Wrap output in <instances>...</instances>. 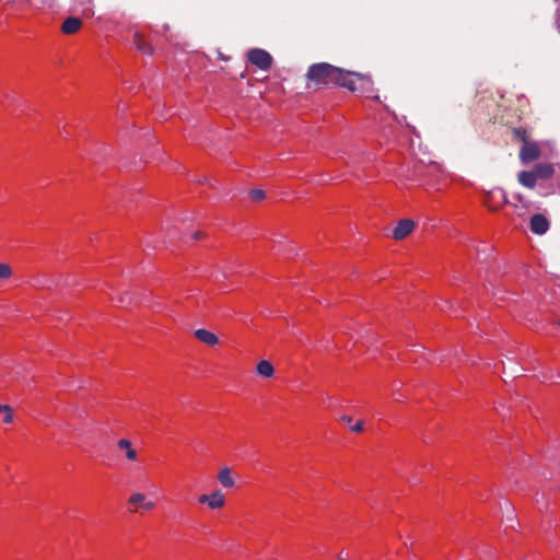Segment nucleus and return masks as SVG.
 Wrapping results in <instances>:
<instances>
[{"label": "nucleus", "mask_w": 560, "mask_h": 560, "mask_svg": "<svg viewBox=\"0 0 560 560\" xmlns=\"http://www.w3.org/2000/svg\"><path fill=\"white\" fill-rule=\"evenodd\" d=\"M306 80V88L308 90L317 91L323 88L339 86L355 92L358 90L355 82L365 80V77L327 62H319L308 68Z\"/></svg>", "instance_id": "nucleus-1"}, {"label": "nucleus", "mask_w": 560, "mask_h": 560, "mask_svg": "<svg viewBox=\"0 0 560 560\" xmlns=\"http://www.w3.org/2000/svg\"><path fill=\"white\" fill-rule=\"evenodd\" d=\"M518 180L530 189L538 185L544 196L560 194V172L551 163H537L530 171L520 172Z\"/></svg>", "instance_id": "nucleus-2"}, {"label": "nucleus", "mask_w": 560, "mask_h": 560, "mask_svg": "<svg viewBox=\"0 0 560 560\" xmlns=\"http://www.w3.org/2000/svg\"><path fill=\"white\" fill-rule=\"evenodd\" d=\"M482 205L491 212L501 210L506 203V194L502 188H493L482 194Z\"/></svg>", "instance_id": "nucleus-3"}, {"label": "nucleus", "mask_w": 560, "mask_h": 560, "mask_svg": "<svg viewBox=\"0 0 560 560\" xmlns=\"http://www.w3.org/2000/svg\"><path fill=\"white\" fill-rule=\"evenodd\" d=\"M248 61L261 70H269L272 66V57L264 49L253 48L247 52Z\"/></svg>", "instance_id": "nucleus-4"}, {"label": "nucleus", "mask_w": 560, "mask_h": 560, "mask_svg": "<svg viewBox=\"0 0 560 560\" xmlns=\"http://www.w3.org/2000/svg\"><path fill=\"white\" fill-rule=\"evenodd\" d=\"M541 155V150L537 142L525 141L520 151V158L523 163L527 164L538 160Z\"/></svg>", "instance_id": "nucleus-5"}, {"label": "nucleus", "mask_w": 560, "mask_h": 560, "mask_svg": "<svg viewBox=\"0 0 560 560\" xmlns=\"http://www.w3.org/2000/svg\"><path fill=\"white\" fill-rule=\"evenodd\" d=\"M127 505L132 513H137L138 509L133 508L136 505H140L144 511H152L155 508V503L153 501H147V497L143 493L136 492L132 493L127 501Z\"/></svg>", "instance_id": "nucleus-6"}, {"label": "nucleus", "mask_w": 560, "mask_h": 560, "mask_svg": "<svg viewBox=\"0 0 560 560\" xmlns=\"http://www.w3.org/2000/svg\"><path fill=\"white\" fill-rule=\"evenodd\" d=\"M198 502L207 504L212 510L222 509L225 505V497L221 491H214L210 494H201Z\"/></svg>", "instance_id": "nucleus-7"}, {"label": "nucleus", "mask_w": 560, "mask_h": 560, "mask_svg": "<svg viewBox=\"0 0 560 560\" xmlns=\"http://www.w3.org/2000/svg\"><path fill=\"white\" fill-rule=\"evenodd\" d=\"M416 224L411 219H401L393 231V237L397 241L406 238L415 230Z\"/></svg>", "instance_id": "nucleus-8"}, {"label": "nucleus", "mask_w": 560, "mask_h": 560, "mask_svg": "<svg viewBox=\"0 0 560 560\" xmlns=\"http://www.w3.org/2000/svg\"><path fill=\"white\" fill-rule=\"evenodd\" d=\"M529 228L533 233L541 235L548 231L549 221L544 214L536 213L530 218Z\"/></svg>", "instance_id": "nucleus-9"}, {"label": "nucleus", "mask_w": 560, "mask_h": 560, "mask_svg": "<svg viewBox=\"0 0 560 560\" xmlns=\"http://www.w3.org/2000/svg\"><path fill=\"white\" fill-rule=\"evenodd\" d=\"M82 25L79 18L69 16L62 22L60 31L65 35H74L82 28Z\"/></svg>", "instance_id": "nucleus-10"}, {"label": "nucleus", "mask_w": 560, "mask_h": 560, "mask_svg": "<svg viewBox=\"0 0 560 560\" xmlns=\"http://www.w3.org/2000/svg\"><path fill=\"white\" fill-rule=\"evenodd\" d=\"M133 43L137 47V49L144 54V55H152L154 51V48L152 44L149 42L145 35L136 32L133 35Z\"/></svg>", "instance_id": "nucleus-11"}, {"label": "nucleus", "mask_w": 560, "mask_h": 560, "mask_svg": "<svg viewBox=\"0 0 560 560\" xmlns=\"http://www.w3.org/2000/svg\"><path fill=\"white\" fill-rule=\"evenodd\" d=\"M194 336L196 337L197 340L209 347H214L219 343V337L212 331L203 328L197 329L194 332Z\"/></svg>", "instance_id": "nucleus-12"}, {"label": "nucleus", "mask_w": 560, "mask_h": 560, "mask_svg": "<svg viewBox=\"0 0 560 560\" xmlns=\"http://www.w3.org/2000/svg\"><path fill=\"white\" fill-rule=\"evenodd\" d=\"M117 446L119 450L121 451H126V458L130 462H136L138 459V453L137 451L132 447V443L131 441L127 440V439H120L118 442H117Z\"/></svg>", "instance_id": "nucleus-13"}, {"label": "nucleus", "mask_w": 560, "mask_h": 560, "mask_svg": "<svg viewBox=\"0 0 560 560\" xmlns=\"http://www.w3.org/2000/svg\"><path fill=\"white\" fill-rule=\"evenodd\" d=\"M218 481L225 488H233L235 482L232 477V471L229 467L220 469L218 474Z\"/></svg>", "instance_id": "nucleus-14"}, {"label": "nucleus", "mask_w": 560, "mask_h": 560, "mask_svg": "<svg viewBox=\"0 0 560 560\" xmlns=\"http://www.w3.org/2000/svg\"><path fill=\"white\" fill-rule=\"evenodd\" d=\"M256 370H257L258 374H260L265 377H271L275 373L273 365L267 360H261L257 364Z\"/></svg>", "instance_id": "nucleus-15"}, {"label": "nucleus", "mask_w": 560, "mask_h": 560, "mask_svg": "<svg viewBox=\"0 0 560 560\" xmlns=\"http://www.w3.org/2000/svg\"><path fill=\"white\" fill-rule=\"evenodd\" d=\"M0 413L4 416L2 420L3 423L10 424L13 422L14 411L11 406L0 404Z\"/></svg>", "instance_id": "nucleus-16"}, {"label": "nucleus", "mask_w": 560, "mask_h": 560, "mask_svg": "<svg viewBox=\"0 0 560 560\" xmlns=\"http://www.w3.org/2000/svg\"><path fill=\"white\" fill-rule=\"evenodd\" d=\"M512 133L514 136V138L518 141H522L523 144H525V141H529L528 140V133H527V130L525 128H513L512 130Z\"/></svg>", "instance_id": "nucleus-17"}, {"label": "nucleus", "mask_w": 560, "mask_h": 560, "mask_svg": "<svg viewBox=\"0 0 560 560\" xmlns=\"http://www.w3.org/2000/svg\"><path fill=\"white\" fill-rule=\"evenodd\" d=\"M249 198L254 202H259L266 198V192L262 189H252L249 190Z\"/></svg>", "instance_id": "nucleus-18"}, {"label": "nucleus", "mask_w": 560, "mask_h": 560, "mask_svg": "<svg viewBox=\"0 0 560 560\" xmlns=\"http://www.w3.org/2000/svg\"><path fill=\"white\" fill-rule=\"evenodd\" d=\"M12 276V268L8 264H0V279H9Z\"/></svg>", "instance_id": "nucleus-19"}, {"label": "nucleus", "mask_w": 560, "mask_h": 560, "mask_svg": "<svg viewBox=\"0 0 560 560\" xmlns=\"http://www.w3.org/2000/svg\"><path fill=\"white\" fill-rule=\"evenodd\" d=\"M351 432L361 433L364 431V421L359 420L353 425L350 427Z\"/></svg>", "instance_id": "nucleus-20"}, {"label": "nucleus", "mask_w": 560, "mask_h": 560, "mask_svg": "<svg viewBox=\"0 0 560 560\" xmlns=\"http://www.w3.org/2000/svg\"><path fill=\"white\" fill-rule=\"evenodd\" d=\"M505 217L508 218V220L511 222V223H514V218H513V214L506 212L505 213Z\"/></svg>", "instance_id": "nucleus-21"}, {"label": "nucleus", "mask_w": 560, "mask_h": 560, "mask_svg": "<svg viewBox=\"0 0 560 560\" xmlns=\"http://www.w3.org/2000/svg\"><path fill=\"white\" fill-rule=\"evenodd\" d=\"M341 421H345V422L350 423V422L352 421V418H351V417L343 416V417H341Z\"/></svg>", "instance_id": "nucleus-22"}, {"label": "nucleus", "mask_w": 560, "mask_h": 560, "mask_svg": "<svg viewBox=\"0 0 560 560\" xmlns=\"http://www.w3.org/2000/svg\"><path fill=\"white\" fill-rule=\"evenodd\" d=\"M195 238H196V240H199V238H200V233H199V232L195 233Z\"/></svg>", "instance_id": "nucleus-23"}, {"label": "nucleus", "mask_w": 560, "mask_h": 560, "mask_svg": "<svg viewBox=\"0 0 560 560\" xmlns=\"http://www.w3.org/2000/svg\"><path fill=\"white\" fill-rule=\"evenodd\" d=\"M435 167H436L435 165H430V166H427V170L435 168Z\"/></svg>", "instance_id": "nucleus-24"}, {"label": "nucleus", "mask_w": 560, "mask_h": 560, "mask_svg": "<svg viewBox=\"0 0 560 560\" xmlns=\"http://www.w3.org/2000/svg\"><path fill=\"white\" fill-rule=\"evenodd\" d=\"M517 200L518 201H522L523 200V197L521 195L517 196Z\"/></svg>", "instance_id": "nucleus-25"}, {"label": "nucleus", "mask_w": 560, "mask_h": 560, "mask_svg": "<svg viewBox=\"0 0 560 560\" xmlns=\"http://www.w3.org/2000/svg\"><path fill=\"white\" fill-rule=\"evenodd\" d=\"M558 325L560 326V318H559Z\"/></svg>", "instance_id": "nucleus-26"}]
</instances>
